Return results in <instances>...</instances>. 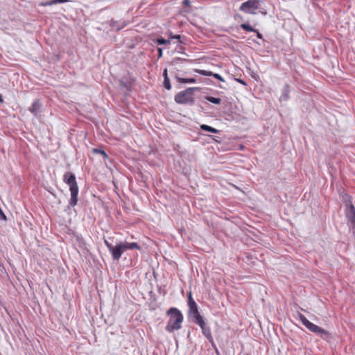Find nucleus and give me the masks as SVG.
<instances>
[{
  "label": "nucleus",
  "instance_id": "obj_2",
  "mask_svg": "<svg viewBox=\"0 0 355 355\" xmlns=\"http://www.w3.org/2000/svg\"><path fill=\"white\" fill-rule=\"evenodd\" d=\"M63 181L69 185L71 192V198L69 202L70 207H74L78 202V187L75 175L71 172H66L63 175Z\"/></svg>",
  "mask_w": 355,
  "mask_h": 355
},
{
  "label": "nucleus",
  "instance_id": "obj_28",
  "mask_svg": "<svg viewBox=\"0 0 355 355\" xmlns=\"http://www.w3.org/2000/svg\"><path fill=\"white\" fill-rule=\"evenodd\" d=\"M0 217L1 218H3V220H6V215L4 214V213L3 212V211L1 210V209L0 208Z\"/></svg>",
  "mask_w": 355,
  "mask_h": 355
},
{
  "label": "nucleus",
  "instance_id": "obj_24",
  "mask_svg": "<svg viewBox=\"0 0 355 355\" xmlns=\"http://www.w3.org/2000/svg\"><path fill=\"white\" fill-rule=\"evenodd\" d=\"M169 37L171 39H176V40H178V42L180 43H182V41L180 40L181 39V36L180 35H173V33L171 32L169 33Z\"/></svg>",
  "mask_w": 355,
  "mask_h": 355
},
{
  "label": "nucleus",
  "instance_id": "obj_26",
  "mask_svg": "<svg viewBox=\"0 0 355 355\" xmlns=\"http://www.w3.org/2000/svg\"><path fill=\"white\" fill-rule=\"evenodd\" d=\"M182 4L185 6L189 7L191 6V1L190 0H184Z\"/></svg>",
  "mask_w": 355,
  "mask_h": 355
},
{
  "label": "nucleus",
  "instance_id": "obj_13",
  "mask_svg": "<svg viewBox=\"0 0 355 355\" xmlns=\"http://www.w3.org/2000/svg\"><path fill=\"white\" fill-rule=\"evenodd\" d=\"M290 86L288 84L284 85L282 89V94L279 97L280 101H286L289 98Z\"/></svg>",
  "mask_w": 355,
  "mask_h": 355
},
{
  "label": "nucleus",
  "instance_id": "obj_16",
  "mask_svg": "<svg viewBox=\"0 0 355 355\" xmlns=\"http://www.w3.org/2000/svg\"><path fill=\"white\" fill-rule=\"evenodd\" d=\"M119 86L125 93H128L132 90L130 84L123 79L119 80Z\"/></svg>",
  "mask_w": 355,
  "mask_h": 355
},
{
  "label": "nucleus",
  "instance_id": "obj_31",
  "mask_svg": "<svg viewBox=\"0 0 355 355\" xmlns=\"http://www.w3.org/2000/svg\"><path fill=\"white\" fill-rule=\"evenodd\" d=\"M68 0H57L58 3H63L67 2Z\"/></svg>",
  "mask_w": 355,
  "mask_h": 355
},
{
  "label": "nucleus",
  "instance_id": "obj_11",
  "mask_svg": "<svg viewBox=\"0 0 355 355\" xmlns=\"http://www.w3.org/2000/svg\"><path fill=\"white\" fill-rule=\"evenodd\" d=\"M110 26L115 29L116 31H121L122 28L125 27L127 26V23L125 20L120 19V20H114L111 19L110 22Z\"/></svg>",
  "mask_w": 355,
  "mask_h": 355
},
{
  "label": "nucleus",
  "instance_id": "obj_23",
  "mask_svg": "<svg viewBox=\"0 0 355 355\" xmlns=\"http://www.w3.org/2000/svg\"><path fill=\"white\" fill-rule=\"evenodd\" d=\"M298 316L302 323L305 326L309 320L302 313H298Z\"/></svg>",
  "mask_w": 355,
  "mask_h": 355
},
{
  "label": "nucleus",
  "instance_id": "obj_10",
  "mask_svg": "<svg viewBox=\"0 0 355 355\" xmlns=\"http://www.w3.org/2000/svg\"><path fill=\"white\" fill-rule=\"evenodd\" d=\"M194 71L205 76H213L214 78L218 79L221 82L225 81L224 78L220 74L213 73L212 71H206L202 69H194Z\"/></svg>",
  "mask_w": 355,
  "mask_h": 355
},
{
  "label": "nucleus",
  "instance_id": "obj_27",
  "mask_svg": "<svg viewBox=\"0 0 355 355\" xmlns=\"http://www.w3.org/2000/svg\"><path fill=\"white\" fill-rule=\"evenodd\" d=\"M235 80H236L238 83H241V84H242V85H247V84H246V83H245V81L244 80H243V79L236 78Z\"/></svg>",
  "mask_w": 355,
  "mask_h": 355
},
{
  "label": "nucleus",
  "instance_id": "obj_1",
  "mask_svg": "<svg viewBox=\"0 0 355 355\" xmlns=\"http://www.w3.org/2000/svg\"><path fill=\"white\" fill-rule=\"evenodd\" d=\"M166 315L169 317L165 328L166 331L172 333L181 329L184 317L179 309L171 307L166 311Z\"/></svg>",
  "mask_w": 355,
  "mask_h": 355
},
{
  "label": "nucleus",
  "instance_id": "obj_4",
  "mask_svg": "<svg viewBox=\"0 0 355 355\" xmlns=\"http://www.w3.org/2000/svg\"><path fill=\"white\" fill-rule=\"evenodd\" d=\"M188 306H189V310H188V313H187L188 317L189 318H191L192 321L194 323H196L197 322H199L200 320H201L202 319L204 318L200 315V313L198 311V305H197L196 302H195V300H193V298L192 297L191 292H189L188 293Z\"/></svg>",
  "mask_w": 355,
  "mask_h": 355
},
{
  "label": "nucleus",
  "instance_id": "obj_14",
  "mask_svg": "<svg viewBox=\"0 0 355 355\" xmlns=\"http://www.w3.org/2000/svg\"><path fill=\"white\" fill-rule=\"evenodd\" d=\"M41 103L38 99H36L33 101L31 106L29 107L28 110L33 114L35 116H36L41 107Z\"/></svg>",
  "mask_w": 355,
  "mask_h": 355
},
{
  "label": "nucleus",
  "instance_id": "obj_21",
  "mask_svg": "<svg viewBox=\"0 0 355 355\" xmlns=\"http://www.w3.org/2000/svg\"><path fill=\"white\" fill-rule=\"evenodd\" d=\"M156 43L158 45H166V44H170V40H166V39H164L163 37H158L156 40Z\"/></svg>",
  "mask_w": 355,
  "mask_h": 355
},
{
  "label": "nucleus",
  "instance_id": "obj_30",
  "mask_svg": "<svg viewBox=\"0 0 355 355\" xmlns=\"http://www.w3.org/2000/svg\"><path fill=\"white\" fill-rule=\"evenodd\" d=\"M163 77L164 78H168V73H167V69H165L163 71Z\"/></svg>",
  "mask_w": 355,
  "mask_h": 355
},
{
  "label": "nucleus",
  "instance_id": "obj_19",
  "mask_svg": "<svg viewBox=\"0 0 355 355\" xmlns=\"http://www.w3.org/2000/svg\"><path fill=\"white\" fill-rule=\"evenodd\" d=\"M205 98L209 102L216 105H218L221 103V99L220 98L207 96L205 97Z\"/></svg>",
  "mask_w": 355,
  "mask_h": 355
},
{
  "label": "nucleus",
  "instance_id": "obj_3",
  "mask_svg": "<svg viewBox=\"0 0 355 355\" xmlns=\"http://www.w3.org/2000/svg\"><path fill=\"white\" fill-rule=\"evenodd\" d=\"M200 87H188L178 92L174 97L175 103L182 105H192L195 103L194 92H199Z\"/></svg>",
  "mask_w": 355,
  "mask_h": 355
},
{
  "label": "nucleus",
  "instance_id": "obj_12",
  "mask_svg": "<svg viewBox=\"0 0 355 355\" xmlns=\"http://www.w3.org/2000/svg\"><path fill=\"white\" fill-rule=\"evenodd\" d=\"M240 27L245 31H248V32H254V33H256L257 34V37L259 38V39H261V40H263V35L261 33H259V31L255 28H254L253 27H252L249 24H247V23H243V24H241L240 25Z\"/></svg>",
  "mask_w": 355,
  "mask_h": 355
},
{
  "label": "nucleus",
  "instance_id": "obj_20",
  "mask_svg": "<svg viewBox=\"0 0 355 355\" xmlns=\"http://www.w3.org/2000/svg\"><path fill=\"white\" fill-rule=\"evenodd\" d=\"M92 152L94 153H96V154H99V155H101L103 158L106 159L108 157V155L106 153V152L102 149H100V148H93L92 149Z\"/></svg>",
  "mask_w": 355,
  "mask_h": 355
},
{
  "label": "nucleus",
  "instance_id": "obj_29",
  "mask_svg": "<svg viewBox=\"0 0 355 355\" xmlns=\"http://www.w3.org/2000/svg\"><path fill=\"white\" fill-rule=\"evenodd\" d=\"M158 58H160L162 56V49L158 48Z\"/></svg>",
  "mask_w": 355,
  "mask_h": 355
},
{
  "label": "nucleus",
  "instance_id": "obj_25",
  "mask_svg": "<svg viewBox=\"0 0 355 355\" xmlns=\"http://www.w3.org/2000/svg\"><path fill=\"white\" fill-rule=\"evenodd\" d=\"M57 3H58L57 0H51L49 1L44 3L43 5L44 6H52V5L57 4Z\"/></svg>",
  "mask_w": 355,
  "mask_h": 355
},
{
  "label": "nucleus",
  "instance_id": "obj_6",
  "mask_svg": "<svg viewBox=\"0 0 355 355\" xmlns=\"http://www.w3.org/2000/svg\"><path fill=\"white\" fill-rule=\"evenodd\" d=\"M198 324L201 330L202 334L206 337V338L209 340V342L211 343V346L215 349L216 352L217 354H219V352L216 346V344L214 341V338L211 332L210 327L207 324V323L205 322V319H202L199 322H197L196 323Z\"/></svg>",
  "mask_w": 355,
  "mask_h": 355
},
{
  "label": "nucleus",
  "instance_id": "obj_7",
  "mask_svg": "<svg viewBox=\"0 0 355 355\" xmlns=\"http://www.w3.org/2000/svg\"><path fill=\"white\" fill-rule=\"evenodd\" d=\"M260 8V1L259 0H248L243 2L239 10L245 13L256 14V10Z\"/></svg>",
  "mask_w": 355,
  "mask_h": 355
},
{
  "label": "nucleus",
  "instance_id": "obj_35",
  "mask_svg": "<svg viewBox=\"0 0 355 355\" xmlns=\"http://www.w3.org/2000/svg\"><path fill=\"white\" fill-rule=\"evenodd\" d=\"M245 355H250V354H248V353H247V354H245Z\"/></svg>",
  "mask_w": 355,
  "mask_h": 355
},
{
  "label": "nucleus",
  "instance_id": "obj_15",
  "mask_svg": "<svg viewBox=\"0 0 355 355\" xmlns=\"http://www.w3.org/2000/svg\"><path fill=\"white\" fill-rule=\"evenodd\" d=\"M124 251L127 250H133L137 249L138 250H141V247L137 243H128V242H123Z\"/></svg>",
  "mask_w": 355,
  "mask_h": 355
},
{
  "label": "nucleus",
  "instance_id": "obj_34",
  "mask_svg": "<svg viewBox=\"0 0 355 355\" xmlns=\"http://www.w3.org/2000/svg\"><path fill=\"white\" fill-rule=\"evenodd\" d=\"M261 13L266 15V12H261Z\"/></svg>",
  "mask_w": 355,
  "mask_h": 355
},
{
  "label": "nucleus",
  "instance_id": "obj_18",
  "mask_svg": "<svg viewBox=\"0 0 355 355\" xmlns=\"http://www.w3.org/2000/svg\"><path fill=\"white\" fill-rule=\"evenodd\" d=\"M200 128L202 130L209 132L211 133H218L219 132L218 130L205 124L201 125Z\"/></svg>",
  "mask_w": 355,
  "mask_h": 355
},
{
  "label": "nucleus",
  "instance_id": "obj_33",
  "mask_svg": "<svg viewBox=\"0 0 355 355\" xmlns=\"http://www.w3.org/2000/svg\"><path fill=\"white\" fill-rule=\"evenodd\" d=\"M3 96L1 94H0V103H3Z\"/></svg>",
  "mask_w": 355,
  "mask_h": 355
},
{
  "label": "nucleus",
  "instance_id": "obj_8",
  "mask_svg": "<svg viewBox=\"0 0 355 355\" xmlns=\"http://www.w3.org/2000/svg\"><path fill=\"white\" fill-rule=\"evenodd\" d=\"M305 327L310 331L313 332L317 335H320L323 339L330 337V334L327 331L311 322L310 321L305 325Z\"/></svg>",
  "mask_w": 355,
  "mask_h": 355
},
{
  "label": "nucleus",
  "instance_id": "obj_5",
  "mask_svg": "<svg viewBox=\"0 0 355 355\" xmlns=\"http://www.w3.org/2000/svg\"><path fill=\"white\" fill-rule=\"evenodd\" d=\"M104 243L107 249L109 250L110 252L111 253L113 260H119V259L121 257L122 254L125 252L123 242L116 243L115 245H113L107 240H105Z\"/></svg>",
  "mask_w": 355,
  "mask_h": 355
},
{
  "label": "nucleus",
  "instance_id": "obj_22",
  "mask_svg": "<svg viewBox=\"0 0 355 355\" xmlns=\"http://www.w3.org/2000/svg\"><path fill=\"white\" fill-rule=\"evenodd\" d=\"M163 85L168 90L171 89V84L169 78H164Z\"/></svg>",
  "mask_w": 355,
  "mask_h": 355
},
{
  "label": "nucleus",
  "instance_id": "obj_9",
  "mask_svg": "<svg viewBox=\"0 0 355 355\" xmlns=\"http://www.w3.org/2000/svg\"><path fill=\"white\" fill-rule=\"evenodd\" d=\"M305 327L310 331L313 332L317 335H320L323 339L330 337V334L327 331L311 322L310 321L305 325Z\"/></svg>",
  "mask_w": 355,
  "mask_h": 355
},
{
  "label": "nucleus",
  "instance_id": "obj_32",
  "mask_svg": "<svg viewBox=\"0 0 355 355\" xmlns=\"http://www.w3.org/2000/svg\"><path fill=\"white\" fill-rule=\"evenodd\" d=\"M235 19H239L240 20H243V17L242 16L239 15H236L235 16Z\"/></svg>",
  "mask_w": 355,
  "mask_h": 355
},
{
  "label": "nucleus",
  "instance_id": "obj_17",
  "mask_svg": "<svg viewBox=\"0 0 355 355\" xmlns=\"http://www.w3.org/2000/svg\"><path fill=\"white\" fill-rule=\"evenodd\" d=\"M175 78L180 83L186 84V83H196V79L194 78H180L178 76L175 75Z\"/></svg>",
  "mask_w": 355,
  "mask_h": 355
}]
</instances>
